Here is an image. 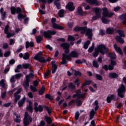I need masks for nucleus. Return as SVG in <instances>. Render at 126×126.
I'll use <instances>...</instances> for the list:
<instances>
[{
    "instance_id": "1",
    "label": "nucleus",
    "mask_w": 126,
    "mask_h": 126,
    "mask_svg": "<svg viewBox=\"0 0 126 126\" xmlns=\"http://www.w3.org/2000/svg\"><path fill=\"white\" fill-rule=\"evenodd\" d=\"M95 52H94L93 56L94 58L98 56L99 53L102 54V55H105L109 52V49L104 45L99 44L97 46V48L94 49Z\"/></svg>"
},
{
    "instance_id": "2",
    "label": "nucleus",
    "mask_w": 126,
    "mask_h": 126,
    "mask_svg": "<svg viewBox=\"0 0 126 126\" xmlns=\"http://www.w3.org/2000/svg\"><path fill=\"white\" fill-rule=\"evenodd\" d=\"M103 16L101 18V21L104 24H108L110 22V20L107 19L106 17H112L115 14L113 12H109L108 8L104 7L102 8Z\"/></svg>"
},
{
    "instance_id": "3",
    "label": "nucleus",
    "mask_w": 126,
    "mask_h": 126,
    "mask_svg": "<svg viewBox=\"0 0 126 126\" xmlns=\"http://www.w3.org/2000/svg\"><path fill=\"white\" fill-rule=\"evenodd\" d=\"M74 31H81V33L82 34H84L86 32V35L88 36L89 39H92V30L90 29H87V27H77L74 29Z\"/></svg>"
},
{
    "instance_id": "4",
    "label": "nucleus",
    "mask_w": 126,
    "mask_h": 126,
    "mask_svg": "<svg viewBox=\"0 0 126 126\" xmlns=\"http://www.w3.org/2000/svg\"><path fill=\"white\" fill-rule=\"evenodd\" d=\"M78 53L76 52V51H72L69 55H66L65 54H63V57L62 59V62H61L62 64H66V60L67 59H71V58H78Z\"/></svg>"
},
{
    "instance_id": "5",
    "label": "nucleus",
    "mask_w": 126,
    "mask_h": 126,
    "mask_svg": "<svg viewBox=\"0 0 126 126\" xmlns=\"http://www.w3.org/2000/svg\"><path fill=\"white\" fill-rule=\"evenodd\" d=\"M88 90H85V93L83 94H81V91H79L76 94H74L73 95V98H76V97H77V99L76 100V103L77 104V106H81L82 102H81V101H80V99H79L80 98H84V95H86V92H87Z\"/></svg>"
},
{
    "instance_id": "6",
    "label": "nucleus",
    "mask_w": 126,
    "mask_h": 126,
    "mask_svg": "<svg viewBox=\"0 0 126 126\" xmlns=\"http://www.w3.org/2000/svg\"><path fill=\"white\" fill-rule=\"evenodd\" d=\"M22 11V10L20 7H17V8H15L14 7H11V12L12 14H14L15 12H16V13H19L18 15V19L19 20H20V21H21L23 18H25V17H26V15H23L20 13Z\"/></svg>"
},
{
    "instance_id": "7",
    "label": "nucleus",
    "mask_w": 126,
    "mask_h": 126,
    "mask_svg": "<svg viewBox=\"0 0 126 126\" xmlns=\"http://www.w3.org/2000/svg\"><path fill=\"white\" fill-rule=\"evenodd\" d=\"M34 76L35 75H34V71H31L29 75L26 76V81L24 83L25 89H27V88H28L30 79H32V78H34Z\"/></svg>"
},
{
    "instance_id": "8",
    "label": "nucleus",
    "mask_w": 126,
    "mask_h": 126,
    "mask_svg": "<svg viewBox=\"0 0 126 126\" xmlns=\"http://www.w3.org/2000/svg\"><path fill=\"white\" fill-rule=\"evenodd\" d=\"M119 35L120 36L117 35L116 36L115 39L119 42V43H121V44H124L125 43V40H124V39L122 38V37H125L126 35H125L124 31L122 30H118L117 31Z\"/></svg>"
},
{
    "instance_id": "9",
    "label": "nucleus",
    "mask_w": 126,
    "mask_h": 126,
    "mask_svg": "<svg viewBox=\"0 0 126 126\" xmlns=\"http://www.w3.org/2000/svg\"><path fill=\"white\" fill-rule=\"evenodd\" d=\"M32 122V118L28 114L27 112L25 113V117L24 119V126H27Z\"/></svg>"
},
{
    "instance_id": "10",
    "label": "nucleus",
    "mask_w": 126,
    "mask_h": 126,
    "mask_svg": "<svg viewBox=\"0 0 126 126\" xmlns=\"http://www.w3.org/2000/svg\"><path fill=\"white\" fill-rule=\"evenodd\" d=\"M94 11L96 15L93 17V20H97L98 18H100L101 17V13L102 12V9L99 8H94Z\"/></svg>"
},
{
    "instance_id": "11",
    "label": "nucleus",
    "mask_w": 126,
    "mask_h": 126,
    "mask_svg": "<svg viewBox=\"0 0 126 126\" xmlns=\"http://www.w3.org/2000/svg\"><path fill=\"white\" fill-rule=\"evenodd\" d=\"M57 32L55 31H48L44 32L43 35L45 38H48V39L52 38V35H56Z\"/></svg>"
},
{
    "instance_id": "12",
    "label": "nucleus",
    "mask_w": 126,
    "mask_h": 126,
    "mask_svg": "<svg viewBox=\"0 0 126 126\" xmlns=\"http://www.w3.org/2000/svg\"><path fill=\"white\" fill-rule=\"evenodd\" d=\"M111 64H109V66L107 65H104V66H102L103 68L105 69V70H113L114 69V65H116V62L111 60Z\"/></svg>"
},
{
    "instance_id": "13",
    "label": "nucleus",
    "mask_w": 126,
    "mask_h": 126,
    "mask_svg": "<svg viewBox=\"0 0 126 126\" xmlns=\"http://www.w3.org/2000/svg\"><path fill=\"white\" fill-rule=\"evenodd\" d=\"M124 92H126V87L122 84L121 87L118 89V95L121 98H124V94H123Z\"/></svg>"
},
{
    "instance_id": "14",
    "label": "nucleus",
    "mask_w": 126,
    "mask_h": 126,
    "mask_svg": "<svg viewBox=\"0 0 126 126\" xmlns=\"http://www.w3.org/2000/svg\"><path fill=\"white\" fill-rule=\"evenodd\" d=\"M56 19L53 18L51 20V22L53 24V28H55V29H59V30H63V27L61 26L60 25L57 24L55 23L56 22Z\"/></svg>"
},
{
    "instance_id": "15",
    "label": "nucleus",
    "mask_w": 126,
    "mask_h": 126,
    "mask_svg": "<svg viewBox=\"0 0 126 126\" xmlns=\"http://www.w3.org/2000/svg\"><path fill=\"white\" fill-rule=\"evenodd\" d=\"M61 46L65 50V54H68L69 53V44L63 43H62Z\"/></svg>"
},
{
    "instance_id": "16",
    "label": "nucleus",
    "mask_w": 126,
    "mask_h": 126,
    "mask_svg": "<svg viewBox=\"0 0 126 126\" xmlns=\"http://www.w3.org/2000/svg\"><path fill=\"white\" fill-rule=\"evenodd\" d=\"M9 28V26L6 25L5 26V29H4V33H5V34H6L7 38H10V37H13V36H14V35H15V33H11L8 32V29Z\"/></svg>"
},
{
    "instance_id": "17",
    "label": "nucleus",
    "mask_w": 126,
    "mask_h": 126,
    "mask_svg": "<svg viewBox=\"0 0 126 126\" xmlns=\"http://www.w3.org/2000/svg\"><path fill=\"white\" fill-rule=\"evenodd\" d=\"M21 92V88L18 90L17 92H16L14 94V97H15V103H17V101L20 99V95L18 94Z\"/></svg>"
},
{
    "instance_id": "18",
    "label": "nucleus",
    "mask_w": 126,
    "mask_h": 126,
    "mask_svg": "<svg viewBox=\"0 0 126 126\" xmlns=\"http://www.w3.org/2000/svg\"><path fill=\"white\" fill-rule=\"evenodd\" d=\"M66 8L70 10V11H73L75 8L73 6V3L70 2L66 5Z\"/></svg>"
},
{
    "instance_id": "19",
    "label": "nucleus",
    "mask_w": 126,
    "mask_h": 126,
    "mask_svg": "<svg viewBox=\"0 0 126 126\" xmlns=\"http://www.w3.org/2000/svg\"><path fill=\"white\" fill-rule=\"evenodd\" d=\"M87 2L90 4H95V5H99V2L97 0H86Z\"/></svg>"
},
{
    "instance_id": "20",
    "label": "nucleus",
    "mask_w": 126,
    "mask_h": 126,
    "mask_svg": "<svg viewBox=\"0 0 126 126\" xmlns=\"http://www.w3.org/2000/svg\"><path fill=\"white\" fill-rule=\"evenodd\" d=\"M55 61H52L51 62V64L52 65V73H55L57 69H58V66H57V64L55 63Z\"/></svg>"
},
{
    "instance_id": "21",
    "label": "nucleus",
    "mask_w": 126,
    "mask_h": 126,
    "mask_svg": "<svg viewBox=\"0 0 126 126\" xmlns=\"http://www.w3.org/2000/svg\"><path fill=\"white\" fill-rule=\"evenodd\" d=\"M114 48L115 50L116 51V52L120 54V55H123V51H122V49H121V48L118 46L117 44H114Z\"/></svg>"
},
{
    "instance_id": "22",
    "label": "nucleus",
    "mask_w": 126,
    "mask_h": 126,
    "mask_svg": "<svg viewBox=\"0 0 126 126\" xmlns=\"http://www.w3.org/2000/svg\"><path fill=\"white\" fill-rule=\"evenodd\" d=\"M29 47L32 48L34 47V42L33 41H31L30 42L27 41L26 42V48L28 49Z\"/></svg>"
},
{
    "instance_id": "23",
    "label": "nucleus",
    "mask_w": 126,
    "mask_h": 126,
    "mask_svg": "<svg viewBox=\"0 0 126 126\" xmlns=\"http://www.w3.org/2000/svg\"><path fill=\"white\" fill-rule=\"evenodd\" d=\"M0 86H1V87L3 88H6L7 87V85H6V82L4 80L2 79L0 81Z\"/></svg>"
},
{
    "instance_id": "24",
    "label": "nucleus",
    "mask_w": 126,
    "mask_h": 126,
    "mask_svg": "<svg viewBox=\"0 0 126 126\" xmlns=\"http://www.w3.org/2000/svg\"><path fill=\"white\" fill-rule=\"evenodd\" d=\"M115 99V95L114 94H111L108 96L107 98V103H111L112 100Z\"/></svg>"
},
{
    "instance_id": "25",
    "label": "nucleus",
    "mask_w": 126,
    "mask_h": 126,
    "mask_svg": "<svg viewBox=\"0 0 126 126\" xmlns=\"http://www.w3.org/2000/svg\"><path fill=\"white\" fill-rule=\"evenodd\" d=\"M25 100H26V97L24 96L20 101H19L18 103L19 105V107H22L23 106V104L25 103Z\"/></svg>"
},
{
    "instance_id": "26",
    "label": "nucleus",
    "mask_w": 126,
    "mask_h": 126,
    "mask_svg": "<svg viewBox=\"0 0 126 126\" xmlns=\"http://www.w3.org/2000/svg\"><path fill=\"white\" fill-rule=\"evenodd\" d=\"M120 19H122L123 21V23L125 25H126V13L120 16Z\"/></svg>"
},
{
    "instance_id": "27",
    "label": "nucleus",
    "mask_w": 126,
    "mask_h": 126,
    "mask_svg": "<svg viewBox=\"0 0 126 126\" xmlns=\"http://www.w3.org/2000/svg\"><path fill=\"white\" fill-rule=\"evenodd\" d=\"M0 12L2 16V19L3 20L4 18H5V15H6V13L5 12H3V8H1L0 10Z\"/></svg>"
},
{
    "instance_id": "28",
    "label": "nucleus",
    "mask_w": 126,
    "mask_h": 126,
    "mask_svg": "<svg viewBox=\"0 0 126 126\" xmlns=\"http://www.w3.org/2000/svg\"><path fill=\"white\" fill-rule=\"evenodd\" d=\"M118 76H119V75L116 73H110L109 74V77H110V78H117Z\"/></svg>"
},
{
    "instance_id": "29",
    "label": "nucleus",
    "mask_w": 126,
    "mask_h": 126,
    "mask_svg": "<svg viewBox=\"0 0 126 126\" xmlns=\"http://www.w3.org/2000/svg\"><path fill=\"white\" fill-rule=\"evenodd\" d=\"M95 114H96V112L94 111V109H92L90 112V119L92 120L93 118H94V116H95Z\"/></svg>"
},
{
    "instance_id": "30",
    "label": "nucleus",
    "mask_w": 126,
    "mask_h": 126,
    "mask_svg": "<svg viewBox=\"0 0 126 126\" xmlns=\"http://www.w3.org/2000/svg\"><path fill=\"white\" fill-rule=\"evenodd\" d=\"M51 60L50 59H47L46 60L45 58L43 57H41L38 60V62H40V63H46V62H50Z\"/></svg>"
},
{
    "instance_id": "31",
    "label": "nucleus",
    "mask_w": 126,
    "mask_h": 126,
    "mask_svg": "<svg viewBox=\"0 0 126 126\" xmlns=\"http://www.w3.org/2000/svg\"><path fill=\"white\" fill-rule=\"evenodd\" d=\"M41 57H42V52H39L34 56V59L36 61H39V60Z\"/></svg>"
},
{
    "instance_id": "32",
    "label": "nucleus",
    "mask_w": 126,
    "mask_h": 126,
    "mask_svg": "<svg viewBox=\"0 0 126 126\" xmlns=\"http://www.w3.org/2000/svg\"><path fill=\"white\" fill-rule=\"evenodd\" d=\"M77 11H78V13H79V15L82 16V15H83V14H84L83 11H82V8L80 6L78 7Z\"/></svg>"
},
{
    "instance_id": "33",
    "label": "nucleus",
    "mask_w": 126,
    "mask_h": 126,
    "mask_svg": "<svg viewBox=\"0 0 126 126\" xmlns=\"http://www.w3.org/2000/svg\"><path fill=\"white\" fill-rule=\"evenodd\" d=\"M27 110H29L31 113H32L33 111V108L32 107V102L29 101V106L27 108Z\"/></svg>"
},
{
    "instance_id": "34",
    "label": "nucleus",
    "mask_w": 126,
    "mask_h": 126,
    "mask_svg": "<svg viewBox=\"0 0 126 126\" xmlns=\"http://www.w3.org/2000/svg\"><path fill=\"white\" fill-rule=\"evenodd\" d=\"M107 33L108 34H113L114 33L115 30L113 28H108L107 29Z\"/></svg>"
},
{
    "instance_id": "35",
    "label": "nucleus",
    "mask_w": 126,
    "mask_h": 126,
    "mask_svg": "<svg viewBox=\"0 0 126 126\" xmlns=\"http://www.w3.org/2000/svg\"><path fill=\"white\" fill-rule=\"evenodd\" d=\"M59 1H60V0H56V1H54V3H55V5H56L57 8L58 9H60L61 4H60V2H58Z\"/></svg>"
},
{
    "instance_id": "36",
    "label": "nucleus",
    "mask_w": 126,
    "mask_h": 126,
    "mask_svg": "<svg viewBox=\"0 0 126 126\" xmlns=\"http://www.w3.org/2000/svg\"><path fill=\"white\" fill-rule=\"evenodd\" d=\"M63 13H64V10L61 9L58 13L59 17H63Z\"/></svg>"
},
{
    "instance_id": "37",
    "label": "nucleus",
    "mask_w": 126,
    "mask_h": 126,
    "mask_svg": "<svg viewBox=\"0 0 126 126\" xmlns=\"http://www.w3.org/2000/svg\"><path fill=\"white\" fill-rule=\"evenodd\" d=\"M90 45V41L88 40L87 42H85V43L84 44V49H88V46Z\"/></svg>"
},
{
    "instance_id": "38",
    "label": "nucleus",
    "mask_w": 126,
    "mask_h": 126,
    "mask_svg": "<svg viewBox=\"0 0 126 126\" xmlns=\"http://www.w3.org/2000/svg\"><path fill=\"white\" fill-rule=\"evenodd\" d=\"M36 112H43V106L42 105H39L36 109H35Z\"/></svg>"
},
{
    "instance_id": "39",
    "label": "nucleus",
    "mask_w": 126,
    "mask_h": 126,
    "mask_svg": "<svg viewBox=\"0 0 126 126\" xmlns=\"http://www.w3.org/2000/svg\"><path fill=\"white\" fill-rule=\"evenodd\" d=\"M92 83V81L91 80H88V81H86V83L82 86V87L83 88L84 86L86 85H90V84H91Z\"/></svg>"
},
{
    "instance_id": "40",
    "label": "nucleus",
    "mask_w": 126,
    "mask_h": 126,
    "mask_svg": "<svg viewBox=\"0 0 126 126\" xmlns=\"http://www.w3.org/2000/svg\"><path fill=\"white\" fill-rule=\"evenodd\" d=\"M109 57L111 58V59H116L117 56H116V54L115 53H109Z\"/></svg>"
},
{
    "instance_id": "41",
    "label": "nucleus",
    "mask_w": 126,
    "mask_h": 126,
    "mask_svg": "<svg viewBox=\"0 0 126 126\" xmlns=\"http://www.w3.org/2000/svg\"><path fill=\"white\" fill-rule=\"evenodd\" d=\"M94 47H95V44H94V43H93L92 46L90 47L88 50V51L89 52V53H92V52L93 51V50H94Z\"/></svg>"
},
{
    "instance_id": "42",
    "label": "nucleus",
    "mask_w": 126,
    "mask_h": 126,
    "mask_svg": "<svg viewBox=\"0 0 126 126\" xmlns=\"http://www.w3.org/2000/svg\"><path fill=\"white\" fill-rule=\"evenodd\" d=\"M95 77H96V78H97V79L98 80H99V81H102V80H103V77H102V76L100 75L96 74H95Z\"/></svg>"
},
{
    "instance_id": "43",
    "label": "nucleus",
    "mask_w": 126,
    "mask_h": 126,
    "mask_svg": "<svg viewBox=\"0 0 126 126\" xmlns=\"http://www.w3.org/2000/svg\"><path fill=\"white\" fill-rule=\"evenodd\" d=\"M15 123H20L21 121L20 120V115L16 116V119H14Z\"/></svg>"
},
{
    "instance_id": "44",
    "label": "nucleus",
    "mask_w": 126,
    "mask_h": 126,
    "mask_svg": "<svg viewBox=\"0 0 126 126\" xmlns=\"http://www.w3.org/2000/svg\"><path fill=\"white\" fill-rule=\"evenodd\" d=\"M44 92H45V87H42L41 90L39 91V95H43Z\"/></svg>"
},
{
    "instance_id": "45",
    "label": "nucleus",
    "mask_w": 126,
    "mask_h": 126,
    "mask_svg": "<svg viewBox=\"0 0 126 126\" xmlns=\"http://www.w3.org/2000/svg\"><path fill=\"white\" fill-rule=\"evenodd\" d=\"M24 60H28L29 59V53H26L24 54L23 56Z\"/></svg>"
},
{
    "instance_id": "46",
    "label": "nucleus",
    "mask_w": 126,
    "mask_h": 126,
    "mask_svg": "<svg viewBox=\"0 0 126 126\" xmlns=\"http://www.w3.org/2000/svg\"><path fill=\"white\" fill-rule=\"evenodd\" d=\"M93 64L94 67H96V68L99 67V64H98V63L95 61L93 62Z\"/></svg>"
},
{
    "instance_id": "47",
    "label": "nucleus",
    "mask_w": 126,
    "mask_h": 126,
    "mask_svg": "<svg viewBox=\"0 0 126 126\" xmlns=\"http://www.w3.org/2000/svg\"><path fill=\"white\" fill-rule=\"evenodd\" d=\"M43 40V36H41L39 35L37 38H36V42L37 43H40L41 41Z\"/></svg>"
},
{
    "instance_id": "48",
    "label": "nucleus",
    "mask_w": 126,
    "mask_h": 126,
    "mask_svg": "<svg viewBox=\"0 0 126 126\" xmlns=\"http://www.w3.org/2000/svg\"><path fill=\"white\" fill-rule=\"evenodd\" d=\"M75 39L74 37L71 35H68V40L70 41V42H72L74 41Z\"/></svg>"
},
{
    "instance_id": "49",
    "label": "nucleus",
    "mask_w": 126,
    "mask_h": 126,
    "mask_svg": "<svg viewBox=\"0 0 126 126\" xmlns=\"http://www.w3.org/2000/svg\"><path fill=\"white\" fill-rule=\"evenodd\" d=\"M45 119H46V122H47V123H48V124H51V123H52V119H51V118L46 116L45 117Z\"/></svg>"
},
{
    "instance_id": "50",
    "label": "nucleus",
    "mask_w": 126,
    "mask_h": 126,
    "mask_svg": "<svg viewBox=\"0 0 126 126\" xmlns=\"http://www.w3.org/2000/svg\"><path fill=\"white\" fill-rule=\"evenodd\" d=\"M16 79H19V78H20V77H22V74H21V73H18L16 74L15 75H14Z\"/></svg>"
},
{
    "instance_id": "51",
    "label": "nucleus",
    "mask_w": 126,
    "mask_h": 126,
    "mask_svg": "<svg viewBox=\"0 0 126 126\" xmlns=\"http://www.w3.org/2000/svg\"><path fill=\"white\" fill-rule=\"evenodd\" d=\"M15 76L13 75L10 78V82L11 83H14L15 82Z\"/></svg>"
},
{
    "instance_id": "52",
    "label": "nucleus",
    "mask_w": 126,
    "mask_h": 126,
    "mask_svg": "<svg viewBox=\"0 0 126 126\" xmlns=\"http://www.w3.org/2000/svg\"><path fill=\"white\" fill-rule=\"evenodd\" d=\"M45 97L46 98H47V99H49V100H53V99H54V97L52 96V95L48 94H46Z\"/></svg>"
},
{
    "instance_id": "53",
    "label": "nucleus",
    "mask_w": 126,
    "mask_h": 126,
    "mask_svg": "<svg viewBox=\"0 0 126 126\" xmlns=\"http://www.w3.org/2000/svg\"><path fill=\"white\" fill-rule=\"evenodd\" d=\"M79 112H76L75 114V120H78V118H79Z\"/></svg>"
},
{
    "instance_id": "54",
    "label": "nucleus",
    "mask_w": 126,
    "mask_h": 126,
    "mask_svg": "<svg viewBox=\"0 0 126 126\" xmlns=\"http://www.w3.org/2000/svg\"><path fill=\"white\" fill-rule=\"evenodd\" d=\"M29 66H30V64H28V63L23 64L22 65V67L23 68H28L29 67Z\"/></svg>"
},
{
    "instance_id": "55",
    "label": "nucleus",
    "mask_w": 126,
    "mask_h": 126,
    "mask_svg": "<svg viewBox=\"0 0 126 126\" xmlns=\"http://www.w3.org/2000/svg\"><path fill=\"white\" fill-rule=\"evenodd\" d=\"M9 55H10V52L9 51H7L6 52L4 53V56L5 58H7V57H9Z\"/></svg>"
},
{
    "instance_id": "56",
    "label": "nucleus",
    "mask_w": 126,
    "mask_h": 126,
    "mask_svg": "<svg viewBox=\"0 0 126 126\" xmlns=\"http://www.w3.org/2000/svg\"><path fill=\"white\" fill-rule=\"evenodd\" d=\"M74 75L76 76H77L79 75V76H81V73L78 71H75Z\"/></svg>"
},
{
    "instance_id": "57",
    "label": "nucleus",
    "mask_w": 126,
    "mask_h": 126,
    "mask_svg": "<svg viewBox=\"0 0 126 126\" xmlns=\"http://www.w3.org/2000/svg\"><path fill=\"white\" fill-rule=\"evenodd\" d=\"M31 89L33 92H36V91H37V89H36V87H35L33 86H31Z\"/></svg>"
},
{
    "instance_id": "58",
    "label": "nucleus",
    "mask_w": 126,
    "mask_h": 126,
    "mask_svg": "<svg viewBox=\"0 0 126 126\" xmlns=\"http://www.w3.org/2000/svg\"><path fill=\"white\" fill-rule=\"evenodd\" d=\"M45 109L47 111L48 114H51L52 113V110H51V109H50V108L46 106Z\"/></svg>"
},
{
    "instance_id": "59",
    "label": "nucleus",
    "mask_w": 126,
    "mask_h": 126,
    "mask_svg": "<svg viewBox=\"0 0 126 126\" xmlns=\"http://www.w3.org/2000/svg\"><path fill=\"white\" fill-rule=\"evenodd\" d=\"M69 87H70V88H71L72 89H74V88H75V86H74V85H73L72 83H70L69 85Z\"/></svg>"
},
{
    "instance_id": "60",
    "label": "nucleus",
    "mask_w": 126,
    "mask_h": 126,
    "mask_svg": "<svg viewBox=\"0 0 126 126\" xmlns=\"http://www.w3.org/2000/svg\"><path fill=\"white\" fill-rule=\"evenodd\" d=\"M120 9H121V7H120L119 6H117L114 8V11H115V12H117V11H119Z\"/></svg>"
},
{
    "instance_id": "61",
    "label": "nucleus",
    "mask_w": 126,
    "mask_h": 126,
    "mask_svg": "<svg viewBox=\"0 0 126 126\" xmlns=\"http://www.w3.org/2000/svg\"><path fill=\"white\" fill-rule=\"evenodd\" d=\"M22 49H23V46H20L19 49L16 51L17 53H20L21 51H22Z\"/></svg>"
},
{
    "instance_id": "62",
    "label": "nucleus",
    "mask_w": 126,
    "mask_h": 126,
    "mask_svg": "<svg viewBox=\"0 0 126 126\" xmlns=\"http://www.w3.org/2000/svg\"><path fill=\"white\" fill-rule=\"evenodd\" d=\"M3 49H7V48H8V44L6 43H3Z\"/></svg>"
},
{
    "instance_id": "63",
    "label": "nucleus",
    "mask_w": 126,
    "mask_h": 126,
    "mask_svg": "<svg viewBox=\"0 0 126 126\" xmlns=\"http://www.w3.org/2000/svg\"><path fill=\"white\" fill-rule=\"evenodd\" d=\"M74 83H75V84H77V86H78L79 85V84L80 83V82L79 81V80L78 79H77L74 81Z\"/></svg>"
},
{
    "instance_id": "64",
    "label": "nucleus",
    "mask_w": 126,
    "mask_h": 126,
    "mask_svg": "<svg viewBox=\"0 0 126 126\" xmlns=\"http://www.w3.org/2000/svg\"><path fill=\"white\" fill-rule=\"evenodd\" d=\"M47 49H49L50 51H53V47H52L50 45H46Z\"/></svg>"
}]
</instances>
